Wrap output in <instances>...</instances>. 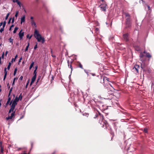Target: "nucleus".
<instances>
[{"instance_id":"obj_1","label":"nucleus","mask_w":154,"mask_h":154,"mask_svg":"<svg viewBox=\"0 0 154 154\" xmlns=\"http://www.w3.org/2000/svg\"><path fill=\"white\" fill-rule=\"evenodd\" d=\"M33 35L34 37L37 40L38 42H40L42 41V42L43 43L45 42V39L44 38L42 37L37 30H35Z\"/></svg>"},{"instance_id":"obj_2","label":"nucleus","mask_w":154,"mask_h":154,"mask_svg":"<svg viewBox=\"0 0 154 154\" xmlns=\"http://www.w3.org/2000/svg\"><path fill=\"white\" fill-rule=\"evenodd\" d=\"M99 122L100 123V125H102V127H105L106 128L108 129V130H111V128L109 127V125L106 122L102 120L100 122V121Z\"/></svg>"},{"instance_id":"obj_3","label":"nucleus","mask_w":154,"mask_h":154,"mask_svg":"<svg viewBox=\"0 0 154 154\" xmlns=\"http://www.w3.org/2000/svg\"><path fill=\"white\" fill-rule=\"evenodd\" d=\"M140 69V66L137 64L135 65L134 67L132 69L133 72L136 73H138V72L139 69Z\"/></svg>"},{"instance_id":"obj_4","label":"nucleus","mask_w":154,"mask_h":154,"mask_svg":"<svg viewBox=\"0 0 154 154\" xmlns=\"http://www.w3.org/2000/svg\"><path fill=\"white\" fill-rule=\"evenodd\" d=\"M106 4L104 3L103 4H101V5L99 6V7L100 8L101 11H105L106 10Z\"/></svg>"},{"instance_id":"obj_5","label":"nucleus","mask_w":154,"mask_h":154,"mask_svg":"<svg viewBox=\"0 0 154 154\" xmlns=\"http://www.w3.org/2000/svg\"><path fill=\"white\" fill-rule=\"evenodd\" d=\"M97 117H100L101 120H103V116L100 112H98V114H96L94 118L95 119Z\"/></svg>"},{"instance_id":"obj_6","label":"nucleus","mask_w":154,"mask_h":154,"mask_svg":"<svg viewBox=\"0 0 154 154\" xmlns=\"http://www.w3.org/2000/svg\"><path fill=\"white\" fill-rule=\"evenodd\" d=\"M128 35V33H125L123 35V38L126 42H127L129 40Z\"/></svg>"},{"instance_id":"obj_7","label":"nucleus","mask_w":154,"mask_h":154,"mask_svg":"<svg viewBox=\"0 0 154 154\" xmlns=\"http://www.w3.org/2000/svg\"><path fill=\"white\" fill-rule=\"evenodd\" d=\"M22 29H21L19 33V37L20 40L22 39L23 36L24 35V32H22Z\"/></svg>"},{"instance_id":"obj_8","label":"nucleus","mask_w":154,"mask_h":154,"mask_svg":"<svg viewBox=\"0 0 154 154\" xmlns=\"http://www.w3.org/2000/svg\"><path fill=\"white\" fill-rule=\"evenodd\" d=\"M15 111L14 112H13L11 114V115L10 116H8L7 117H6V119L7 120L10 119H11L13 116H14L15 115Z\"/></svg>"},{"instance_id":"obj_9","label":"nucleus","mask_w":154,"mask_h":154,"mask_svg":"<svg viewBox=\"0 0 154 154\" xmlns=\"http://www.w3.org/2000/svg\"><path fill=\"white\" fill-rule=\"evenodd\" d=\"M72 61L69 62V60H67L68 66L71 69V71H72L73 68L72 66Z\"/></svg>"},{"instance_id":"obj_10","label":"nucleus","mask_w":154,"mask_h":154,"mask_svg":"<svg viewBox=\"0 0 154 154\" xmlns=\"http://www.w3.org/2000/svg\"><path fill=\"white\" fill-rule=\"evenodd\" d=\"M36 77H35V76H33L32 79V80H31V82L30 83V85H32V84L34 82H35V79H36Z\"/></svg>"},{"instance_id":"obj_11","label":"nucleus","mask_w":154,"mask_h":154,"mask_svg":"<svg viewBox=\"0 0 154 154\" xmlns=\"http://www.w3.org/2000/svg\"><path fill=\"white\" fill-rule=\"evenodd\" d=\"M90 103L91 104V106L92 107H94L93 105H95V102L94 100H91L90 101Z\"/></svg>"},{"instance_id":"obj_12","label":"nucleus","mask_w":154,"mask_h":154,"mask_svg":"<svg viewBox=\"0 0 154 154\" xmlns=\"http://www.w3.org/2000/svg\"><path fill=\"white\" fill-rule=\"evenodd\" d=\"M21 19V24H22L25 21V16L24 15L20 19Z\"/></svg>"},{"instance_id":"obj_13","label":"nucleus","mask_w":154,"mask_h":154,"mask_svg":"<svg viewBox=\"0 0 154 154\" xmlns=\"http://www.w3.org/2000/svg\"><path fill=\"white\" fill-rule=\"evenodd\" d=\"M131 26L130 22H126V28L130 27Z\"/></svg>"},{"instance_id":"obj_14","label":"nucleus","mask_w":154,"mask_h":154,"mask_svg":"<svg viewBox=\"0 0 154 154\" xmlns=\"http://www.w3.org/2000/svg\"><path fill=\"white\" fill-rule=\"evenodd\" d=\"M109 79L107 78V77H102L101 78V81H103V82H104V80H107V81H108V80Z\"/></svg>"},{"instance_id":"obj_15","label":"nucleus","mask_w":154,"mask_h":154,"mask_svg":"<svg viewBox=\"0 0 154 154\" xmlns=\"http://www.w3.org/2000/svg\"><path fill=\"white\" fill-rule=\"evenodd\" d=\"M31 23L32 25H34L35 27H36V23L34 22V20H31Z\"/></svg>"},{"instance_id":"obj_16","label":"nucleus","mask_w":154,"mask_h":154,"mask_svg":"<svg viewBox=\"0 0 154 154\" xmlns=\"http://www.w3.org/2000/svg\"><path fill=\"white\" fill-rule=\"evenodd\" d=\"M17 104V103L16 101L14 100L12 102L11 106H15Z\"/></svg>"},{"instance_id":"obj_17","label":"nucleus","mask_w":154,"mask_h":154,"mask_svg":"<svg viewBox=\"0 0 154 154\" xmlns=\"http://www.w3.org/2000/svg\"><path fill=\"white\" fill-rule=\"evenodd\" d=\"M29 42H28L27 43V45L26 46L25 50V51H28V49L29 48Z\"/></svg>"},{"instance_id":"obj_18","label":"nucleus","mask_w":154,"mask_h":154,"mask_svg":"<svg viewBox=\"0 0 154 154\" xmlns=\"http://www.w3.org/2000/svg\"><path fill=\"white\" fill-rule=\"evenodd\" d=\"M34 64V62H32V63L31 64L29 67V69H31L32 67L33 66V65Z\"/></svg>"},{"instance_id":"obj_19","label":"nucleus","mask_w":154,"mask_h":154,"mask_svg":"<svg viewBox=\"0 0 154 154\" xmlns=\"http://www.w3.org/2000/svg\"><path fill=\"white\" fill-rule=\"evenodd\" d=\"M146 56L148 58H150L151 57V56L149 53H146Z\"/></svg>"},{"instance_id":"obj_20","label":"nucleus","mask_w":154,"mask_h":154,"mask_svg":"<svg viewBox=\"0 0 154 154\" xmlns=\"http://www.w3.org/2000/svg\"><path fill=\"white\" fill-rule=\"evenodd\" d=\"M0 147H1V152L2 153H3V151H4V150H3V147L2 146V143L1 142H0Z\"/></svg>"},{"instance_id":"obj_21","label":"nucleus","mask_w":154,"mask_h":154,"mask_svg":"<svg viewBox=\"0 0 154 154\" xmlns=\"http://www.w3.org/2000/svg\"><path fill=\"white\" fill-rule=\"evenodd\" d=\"M8 40H9V42L10 43H11L12 45L13 44V39L11 37L10 38L8 39Z\"/></svg>"},{"instance_id":"obj_22","label":"nucleus","mask_w":154,"mask_h":154,"mask_svg":"<svg viewBox=\"0 0 154 154\" xmlns=\"http://www.w3.org/2000/svg\"><path fill=\"white\" fill-rule=\"evenodd\" d=\"M78 63H79V65L78 66L81 69H83V66H82V65L81 64V63L79 62H78Z\"/></svg>"},{"instance_id":"obj_23","label":"nucleus","mask_w":154,"mask_h":154,"mask_svg":"<svg viewBox=\"0 0 154 154\" xmlns=\"http://www.w3.org/2000/svg\"><path fill=\"white\" fill-rule=\"evenodd\" d=\"M4 53L3 52V53H2V56L0 57V64H2V63H1V58H2L3 59L4 58Z\"/></svg>"},{"instance_id":"obj_24","label":"nucleus","mask_w":154,"mask_h":154,"mask_svg":"<svg viewBox=\"0 0 154 154\" xmlns=\"http://www.w3.org/2000/svg\"><path fill=\"white\" fill-rule=\"evenodd\" d=\"M18 28L17 27H15L14 30L13 31V33H15L17 31L18 29Z\"/></svg>"},{"instance_id":"obj_25","label":"nucleus","mask_w":154,"mask_h":154,"mask_svg":"<svg viewBox=\"0 0 154 154\" xmlns=\"http://www.w3.org/2000/svg\"><path fill=\"white\" fill-rule=\"evenodd\" d=\"M124 14L125 15V16L126 17H130V15L128 13H124Z\"/></svg>"},{"instance_id":"obj_26","label":"nucleus","mask_w":154,"mask_h":154,"mask_svg":"<svg viewBox=\"0 0 154 154\" xmlns=\"http://www.w3.org/2000/svg\"><path fill=\"white\" fill-rule=\"evenodd\" d=\"M111 97H110V95H108L107 96V97H104V99H110Z\"/></svg>"},{"instance_id":"obj_27","label":"nucleus","mask_w":154,"mask_h":154,"mask_svg":"<svg viewBox=\"0 0 154 154\" xmlns=\"http://www.w3.org/2000/svg\"><path fill=\"white\" fill-rule=\"evenodd\" d=\"M143 131L145 133H147L148 132V129L147 128L145 127L143 129Z\"/></svg>"},{"instance_id":"obj_28","label":"nucleus","mask_w":154,"mask_h":154,"mask_svg":"<svg viewBox=\"0 0 154 154\" xmlns=\"http://www.w3.org/2000/svg\"><path fill=\"white\" fill-rule=\"evenodd\" d=\"M20 99H19V98H18L17 97H16L14 100V101H16V102H18Z\"/></svg>"},{"instance_id":"obj_29","label":"nucleus","mask_w":154,"mask_h":154,"mask_svg":"<svg viewBox=\"0 0 154 154\" xmlns=\"http://www.w3.org/2000/svg\"><path fill=\"white\" fill-rule=\"evenodd\" d=\"M11 62H9V63L8 65V67H7V69L8 70H9L10 69V68L11 67Z\"/></svg>"},{"instance_id":"obj_30","label":"nucleus","mask_w":154,"mask_h":154,"mask_svg":"<svg viewBox=\"0 0 154 154\" xmlns=\"http://www.w3.org/2000/svg\"><path fill=\"white\" fill-rule=\"evenodd\" d=\"M126 22H130V17H128L126 19Z\"/></svg>"},{"instance_id":"obj_31","label":"nucleus","mask_w":154,"mask_h":154,"mask_svg":"<svg viewBox=\"0 0 154 154\" xmlns=\"http://www.w3.org/2000/svg\"><path fill=\"white\" fill-rule=\"evenodd\" d=\"M16 3H17L18 5H19V6L20 7H21V3L19 0H18V1Z\"/></svg>"},{"instance_id":"obj_32","label":"nucleus","mask_w":154,"mask_h":154,"mask_svg":"<svg viewBox=\"0 0 154 154\" xmlns=\"http://www.w3.org/2000/svg\"><path fill=\"white\" fill-rule=\"evenodd\" d=\"M22 93H21L19 97L18 98H19V99H20V100H21L22 99Z\"/></svg>"},{"instance_id":"obj_33","label":"nucleus","mask_w":154,"mask_h":154,"mask_svg":"<svg viewBox=\"0 0 154 154\" xmlns=\"http://www.w3.org/2000/svg\"><path fill=\"white\" fill-rule=\"evenodd\" d=\"M36 74H37L36 70H35L33 72V74H34L33 76H35V77H36Z\"/></svg>"},{"instance_id":"obj_34","label":"nucleus","mask_w":154,"mask_h":154,"mask_svg":"<svg viewBox=\"0 0 154 154\" xmlns=\"http://www.w3.org/2000/svg\"><path fill=\"white\" fill-rule=\"evenodd\" d=\"M15 106H11V108L10 109H11L12 111V112L14 111V110L15 108Z\"/></svg>"},{"instance_id":"obj_35","label":"nucleus","mask_w":154,"mask_h":154,"mask_svg":"<svg viewBox=\"0 0 154 154\" xmlns=\"http://www.w3.org/2000/svg\"><path fill=\"white\" fill-rule=\"evenodd\" d=\"M15 106H11V108L10 109H11L12 111V112L14 111V110L15 108Z\"/></svg>"},{"instance_id":"obj_36","label":"nucleus","mask_w":154,"mask_h":154,"mask_svg":"<svg viewBox=\"0 0 154 154\" xmlns=\"http://www.w3.org/2000/svg\"><path fill=\"white\" fill-rule=\"evenodd\" d=\"M15 106H11V108L10 109H11L12 111V112L14 111V110L15 108Z\"/></svg>"},{"instance_id":"obj_37","label":"nucleus","mask_w":154,"mask_h":154,"mask_svg":"<svg viewBox=\"0 0 154 154\" xmlns=\"http://www.w3.org/2000/svg\"><path fill=\"white\" fill-rule=\"evenodd\" d=\"M17 68H16L15 69L14 71V74H13L14 76L17 73Z\"/></svg>"},{"instance_id":"obj_38","label":"nucleus","mask_w":154,"mask_h":154,"mask_svg":"<svg viewBox=\"0 0 154 154\" xmlns=\"http://www.w3.org/2000/svg\"><path fill=\"white\" fill-rule=\"evenodd\" d=\"M84 71L87 74V75L88 76L89 71H90V70H87L86 69H84Z\"/></svg>"},{"instance_id":"obj_39","label":"nucleus","mask_w":154,"mask_h":154,"mask_svg":"<svg viewBox=\"0 0 154 154\" xmlns=\"http://www.w3.org/2000/svg\"><path fill=\"white\" fill-rule=\"evenodd\" d=\"M10 14V13H8L5 17V20H6L8 18V17L9 15Z\"/></svg>"},{"instance_id":"obj_40","label":"nucleus","mask_w":154,"mask_h":154,"mask_svg":"<svg viewBox=\"0 0 154 154\" xmlns=\"http://www.w3.org/2000/svg\"><path fill=\"white\" fill-rule=\"evenodd\" d=\"M11 99L10 97H9L8 100V101L6 103V105H8L9 104V102H10L11 100Z\"/></svg>"},{"instance_id":"obj_41","label":"nucleus","mask_w":154,"mask_h":154,"mask_svg":"<svg viewBox=\"0 0 154 154\" xmlns=\"http://www.w3.org/2000/svg\"><path fill=\"white\" fill-rule=\"evenodd\" d=\"M29 34H28L27 35V36H26V37L27 38H29V39H30L32 37V35H31L30 36H29Z\"/></svg>"},{"instance_id":"obj_42","label":"nucleus","mask_w":154,"mask_h":154,"mask_svg":"<svg viewBox=\"0 0 154 154\" xmlns=\"http://www.w3.org/2000/svg\"><path fill=\"white\" fill-rule=\"evenodd\" d=\"M14 26V24L12 25L10 27V28L9 29V31H11L12 29V27H13Z\"/></svg>"},{"instance_id":"obj_43","label":"nucleus","mask_w":154,"mask_h":154,"mask_svg":"<svg viewBox=\"0 0 154 154\" xmlns=\"http://www.w3.org/2000/svg\"><path fill=\"white\" fill-rule=\"evenodd\" d=\"M4 29V28L2 27L0 29V32L2 33Z\"/></svg>"},{"instance_id":"obj_44","label":"nucleus","mask_w":154,"mask_h":154,"mask_svg":"<svg viewBox=\"0 0 154 154\" xmlns=\"http://www.w3.org/2000/svg\"><path fill=\"white\" fill-rule=\"evenodd\" d=\"M18 13V11H17L16 13L15 16L16 17H17Z\"/></svg>"},{"instance_id":"obj_45","label":"nucleus","mask_w":154,"mask_h":154,"mask_svg":"<svg viewBox=\"0 0 154 154\" xmlns=\"http://www.w3.org/2000/svg\"><path fill=\"white\" fill-rule=\"evenodd\" d=\"M4 72H5V74H7V68H5L4 69Z\"/></svg>"},{"instance_id":"obj_46","label":"nucleus","mask_w":154,"mask_h":154,"mask_svg":"<svg viewBox=\"0 0 154 154\" xmlns=\"http://www.w3.org/2000/svg\"><path fill=\"white\" fill-rule=\"evenodd\" d=\"M29 80H28V81L26 85L25 86V88H27V86H28V84L29 83Z\"/></svg>"},{"instance_id":"obj_47","label":"nucleus","mask_w":154,"mask_h":154,"mask_svg":"<svg viewBox=\"0 0 154 154\" xmlns=\"http://www.w3.org/2000/svg\"><path fill=\"white\" fill-rule=\"evenodd\" d=\"M11 19H12V18H10L9 19V20H8V24H10V23Z\"/></svg>"},{"instance_id":"obj_48","label":"nucleus","mask_w":154,"mask_h":154,"mask_svg":"<svg viewBox=\"0 0 154 154\" xmlns=\"http://www.w3.org/2000/svg\"><path fill=\"white\" fill-rule=\"evenodd\" d=\"M37 48V43L35 45L34 47V49L35 50Z\"/></svg>"},{"instance_id":"obj_49","label":"nucleus","mask_w":154,"mask_h":154,"mask_svg":"<svg viewBox=\"0 0 154 154\" xmlns=\"http://www.w3.org/2000/svg\"><path fill=\"white\" fill-rule=\"evenodd\" d=\"M16 79V78H14V80H13V81L12 84V85H14V82H15V80Z\"/></svg>"},{"instance_id":"obj_50","label":"nucleus","mask_w":154,"mask_h":154,"mask_svg":"<svg viewBox=\"0 0 154 154\" xmlns=\"http://www.w3.org/2000/svg\"><path fill=\"white\" fill-rule=\"evenodd\" d=\"M14 17H13V18L12 19L11 23H13L14 22Z\"/></svg>"},{"instance_id":"obj_51","label":"nucleus","mask_w":154,"mask_h":154,"mask_svg":"<svg viewBox=\"0 0 154 154\" xmlns=\"http://www.w3.org/2000/svg\"><path fill=\"white\" fill-rule=\"evenodd\" d=\"M7 74L6 73V74H5V75H4V79H3V80H4L6 78V75H7Z\"/></svg>"},{"instance_id":"obj_52","label":"nucleus","mask_w":154,"mask_h":154,"mask_svg":"<svg viewBox=\"0 0 154 154\" xmlns=\"http://www.w3.org/2000/svg\"><path fill=\"white\" fill-rule=\"evenodd\" d=\"M23 76H21L20 78H19V79L20 80H23Z\"/></svg>"},{"instance_id":"obj_53","label":"nucleus","mask_w":154,"mask_h":154,"mask_svg":"<svg viewBox=\"0 0 154 154\" xmlns=\"http://www.w3.org/2000/svg\"><path fill=\"white\" fill-rule=\"evenodd\" d=\"M18 0H12L13 2L14 3L17 2Z\"/></svg>"},{"instance_id":"obj_54","label":"nucleus","mask_w":154,"mask_h":154,"mask_svg":"<svg viewBox=\"0 0 154 154\" xmlns=\"http://www.w3.org/2000/svg\"><path fill=\"white\" fill-rule=\"evenodd\" d=\"M17 57V55H16L15 57L14 58V61H15V60L16 59V58Z\"/></svg>"},{"instance_id":"obj_55","label":"nucleus","mask_w":154,"mask_h":154,"mask_svg":"<svg viewBox=\"0 0 154 154\" xmlns=\"http://www.w3.org/2000/svg\"><path fill=\"white\" fill-rule=\"evenodd\" d=\"M24 117V115H22L20 118L19 119V120L21 119H22Z\"/></svg>"},{"instance_id":"obj_56","label":"nucleus","mask_w":154,"mask_h":154,"mask_svg":"<svg viewBox=\"0 0 154 154\" xmlns=\"http://www.w3.org/2000/svg\"><path fill=\"white\" fill-rule=\"evenodd\" d=\"M90 74L93 76H95L96 75V74L95 73H90Z\"/></svg>"},{"instance_id":"obj_57","label":"nucleus","mask_w":154,"mask_h":154,"mask_svg":"<svg viewBox=\"0 0 154 154\" xmlns=\"http://www.w3.org/2000/svg\"><path fill=\"white\" fill-rule=\"evenodd\" d=\"M2 25H3V27H2L5 28V25H6V24L3 23Z\"/></svg>"},{"instance_id":"obj_58","label":"nucleus","mask_w":154,"mask_h":154,"mask_svg":"<svg viewBox=\"0 0 154 154\" xmlns=\"http://www.w3.org/2000/svg\"><path fill=\"white\" fill-rule=\"evenodd\" d=\"M30 19H31V20H33V17H31Z\"/></svg>"},{"instance_id":"obj_59","label":"nucleus","mask_w":154,"mask_h":154,"mask_svg":"<svg viewBox=\"0 0 154 154\" xmlns=\"http://www.w3.org/2000/svg\"><path fill=\"white\" fill-rule=\"evenodd\" d=\"M14 58H13L11 60V62L13 63V62H14L15 61H14Z\"/></svg>"},{"instance_id":"obj_60","label":"nucleus","mask_w":154,"mask_h":154,"mask_svg":"<svg viewBox=\"0 0 154 154\" xmlns=\"http://www.w3.org/2000/svg\"><path fill=\"white\" fill-rule=\"evenodd\" d=\"M22 57H21L20 58V60H19V62H20L21 60H22Z\"/></svg>"},{"instance_id":"obj_61","label":"nucleus","mask_w":154,"mask_h":154,"mask_svg":"<svg viewBox=\"0 0 154 154\" xmlns=\"http://www.w3.org/2000/svg\"><path fill=\"white\" fill-rule=\"evenodd\" d=\"M37 68H38V66H36L35 67V70H36L37 69Z\"/></svg>"},{"instance_id":"obj_62","label":"nucleus","mask_w":154,"mask_h":154,"mask_svg":"<svg viewBox=\"0 0 154 154\" xmlns=\"http://www.w3.org/2000/svg\"><path fill=\"white\" fill-rule=\"evenodd\" d=\"M8 51H6V52H5V55L6 56L8 53Z\"/></svg>"},{"instance_id":"obj_63","label":"nucleus","mask_w":154,"mask_h":154,"mask_svg":"<svg viewBox=\"0 0 154 154\" xmlns=\"http://www.w3.org/2000/svg\"><path fill=\"white\" fill-rule=\"evenodd\" d=\"M3 23H5V24H6V21H4V22Z\"/></svg>"},{"instance_id":"obj_64","label":"nucleus","mask_w":154,"mask_h":154,"mask_svg":"<svg viewBox=\"0 0 154 154\" xmlns=\"http://www.w3.org/2000/svg\"><path fill=\"white\" fill-rule=\"evenodd\" d=\"M11 111H12L11 109H10L8 113H11Z\"/></svg>"}]
</instances>
